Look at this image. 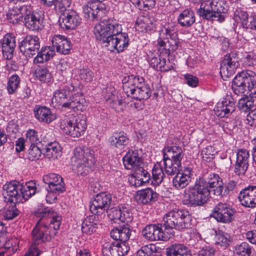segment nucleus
<instances>
[{
  "instance_id": "obj_1",
  "label": "nucleus",
  "mask_w": 256,
  "mask_h": 256,
  "mask_svg": "<svg viewBox=\"0 0 256 256\" xmlns=\"http://www.w3.org/2000/svg\"><path fill=\"white\" fill-rule=\"evenodd\" d=\"M224 185L222 178L218 174H210L206 178H200L194 186L184 190V204L193 206H203L210 198V189H212L214 195L222 196Z\"/></svg>"
},
{
  "instance_id": "obj_2",
  "label": "nucleus",
  "mask_w": 256,
  "mask_h": 256,
  "mask_svg": "<svg viewBox=\"0 0 256 256\" xmlns=\"http://www.w3.org/2000/svg\"><path fill=\"white\" fill-rule=\"evenodd\" d=\"M34 214L38 218L50 219L48 224L41 220H38L31 232L32 244L38 246L50 241L54 238L61 224L62 216L51 208L42 206L35 210Z\"/></svg>"
},
{
  "instance_id": "obj_3",
  "label": "nucleus",
  "mask_w": 256,
  "mask_h": 256,
  "mask_svg": "<svg viewBox=\"0 0 256 256\" xmlns=\"http://www.w3.org/2000/svg\"><path fill=\"white\" fill-rule=\"evenodd\" d=\"M194 4H200L197 13L202 18L212 21L222 22L225 20L228 11L227 6L223 1L216 0H190Z\"/></svg>"
},
{
  "instance_id": "obj_4",
  "label": "nucleus",
  "mask_w": 256,
  "mask_h": 256,
  "mask_svg": "<svg viewBox=\"0 0 256 256\" xmlns=\"http://www.w3.org/2000/svg\"><path fill=\"white\" fill-rule=\"evenodd\" d=\"M122 88L128 96L141 100L148 99L151 95V90L142 77L128 76L122 80Z\"/></svg>"
},
{
  "instance_id": "obj_5",
  "label": "nucleus",
  "mask_w": 256,
  "mask_h": 256,
  "mask_svg": "<svg viewBox=\"0 0 256 256\" xmlns=\"http://www.w3.org/2000/svg\"><path fill=\"white\" fill-rule=\"evenodd\" d=\"M94 151L88 147H76L71 158V164L78 174L86 175L95 164Z\"/></svg>"
},
{
  "instance_id": "obj_6",
  "label": "nucleus",
  "mask_w": 256,
  "mask_h": 256,
  "mask_svg": "<svg viewBox=\"0 0 256 256\" xmlns=\"http://www.w3.org/2000/svg\"><path fill=\"white\" fill-rule=\"evenodd\" d=\"M232 90L237 95L244 93L247 90L250 96L256 98V74L251 70L238 73L233 80Z\"/></svg>"
},
{
  "instance_id": "obj_7",
  "label": "nucleus",
  "mask_w": 256,
  "mask_h": 256,
  "mask_svg": "<svg viewBox=\"0 0 256 256\" xmlns=\"http://www.w3.org/2000/svg\"><path fill=\"white\" fill-rule=\"evenodd\" d=\"M87 126L86 118L82 114L66 117L62 120L60 125L62 132L72 138H78L82 136Z\"/></svg>"
},
{
  "instance_id": "obj_8",
  "label": "nucleus",
  "mask_w": 256,
  "mask_h": 256,
  "mask_svg": "<svg viewBox=\"0 0 256 256\" xmlns=\"http://www.w3.org/2000/svg\"><path fill=\"white\" fill-rule=\"evenodd\" d=\"M120 30V24L115 20L108 19L97 24L94 32L96 40L107 46L114 32L117 33Z\"/></svg>"
},
{
  "instance_id": "obj_9",
  "label": "nucleus",
  "mask_w": 256,
  "mask_h": 256,
  "mask_svg": "<svg viewBox=\"0 0 256 256\" xmlns=\"http://www.w3.org/2000/svg\"><path fill=\"white\" fill-rule=\"evenodd\" d=\"M163 220L166 227L178 230L188 228L190 225L188 212L184 210L169 212L164 216Z\"/></svg>"
},
{
  "instance_id": "obj_10",
  "label": "nucleus",
  "mask_w": 256,
  "mask_h": 256,
  "mask_svg": "<svg viewBox=\"0 0 256 256\" xmlns=\"http://www.w3.org/2000/svg\"><path fill=\"white\" fill-rule=\"evenodd\" d=\"M235 211L226 202L218 203L212 210L211 216L218 222L230 223L234 219Z\"/></svg>"
},
{
  "instance_id": "obj_11",
  "label": "nucleus",
  "mask_w": 256,
  "mask_h": 256,
  "mask_svg": "<svg viewBox=\"0 0 256 256\" xmlns=\"http://www.w3.org/2000/svg\"><path fill=\"white\" fill-rule=\"evenodd\" d=\"M20 52L26 56L36 54L40 48V38L36 36L28 35L19 42Z\"/></svg>"
},
{
  "instance_id": "obj_12",
  "label": "nucleus",
  "mask_w": 256,
  "mask_h": 256,
  "mask_svg": "<svg viewBox=\"0 0 256 256\" xmlns=\"http://www.w3.org/2000/svg\"><path fill=\"white\" fill-rule=\"evenodd\" d=\"M22 184L16 180L6 182L3 186L2 195L5 201L13 204L20 203L22 198L20 195Z\"/></svg>"
},
{
  "instance_id": "obj_13",
  "label": "nucleus",
  "mask_w": 256,
  "mask_h": 256,
  "mask_svg": "<svg viewBox=\"0 0 256 256\" xmlns=\"http://www.w3.org/2000/svg\"><path fill=\"white\" fill-rule=\"evenodd\" d=\"M239 66L238 54L235 52L226 54L222 62L220 72L222 76L229 77L232 75Z\"/></svg>"
},
{
  "instance_id": "obj_14",
  "label": "nucleus",
  "mask_w": 256,
  "mask_h": 256,
  "mask_svg": "<svg viewBox=\"0 0 256 256\" xmlns=\"http://www.w3.org/2000/svg\"><path fill=\"white\" fill-rule=\"evenodd\" d=\"M112 201V196L109 194L102 192L97 194L90 206V210L94 215L102 214L108 209Z\"/></svg>"
},
{
  "instance_id": "obj_15",
  "label": "nucleus",
  "mask_w": 256,
  "mask_h": 256,
  "mask_svg": "<svg viewBox=\"0 0 256 256\" xmlns=\"http://www.w3.org/2000/svg\"><path fill=\"white\" fill-rule=\"evenodd\" d=\"M108 216L115 223L120 221L128 224L133 220L132 214L130 208L122 206L111 209L108 212Z\"/></svg>"
},
{
  "instance_id": "obj_16",
  "label": "nucleus",
  "mask_w": 256,
  "mask_h": 256,
  "mask_svg": "<svg viewBox=\"0 0 256 256\" xmlns=\"http://www.w3.org/2000/svg\"><path fill=\"white\" fill-rule=\"evenodd\" d=\"M122 25L120 24V30L118 32H114L112 40L110 41V44L107 47L110 50L114 49L118 52H123L129 44V38L127 34L122 32Z\"/></svg>"
},
{
  "instance_id": "obj_17",
  "label": "nucleus",
  "mask_w": 256,
  "mask_h": 256,
  "mask_svg": "<svg viewBox=\"0 0 256 256\" xmlns=\"http://www.w3.org/2000/svg\"><path fill=\"white\" fill-rule=\"evenodd\" d=\"M238 199L242 206L249 208L256 207V186H248L240 192Z\"/></svg>"
},
{
  "instance_id": "obj_18",
  "label": "nucleus",
  "mask_w": 256,
  "mask_h": 256,
  "mask_svg": "<svg viewBox=\"0 0 256 256\" xmlns=\"http://www.w3.org/2000/svg\"><path fill=\"white\" fill-rule=\"evenodd\" d=\"M44 182L48 185V190L55 192H62L66 190L62 177L55 173H50L43 176Z\"/></svg>"
},
{
  "instance_id": "obj_19",
  "label": "nucleus",
  "mask_w": 256,
  "mask_h": 256,
  "mask_svg": "<svg viewBox=\"0 0 256 256\" xmlns=\"http://www.w3.org/2000/svg\"><path fill=\"white\" fill-rule=\"evenodd\" d=\"M192 168L190 166H184L181 172L174 176L172 180V186L177 190L186 188L190 182Z\"/></svg>"
},
{
  "instance_id": "obj_20",
  "label": "nucleus",
  "mask_w": 256,
  "mask_h": 256,
  "mask_svg": "<svg viewBox=\"0 0 256 256\" xmlns=\"http://www.w3.org/2000/svg\"><path fill=\"white\" fill-rule=\"evenodd\" d=\"M249 161V152L246 149L238 150L234 164V173L238 176L244 175L248 169Z\"/></svg>"
},
{
  "instance_id": "obj_21",
  "label": "nucleus",
  "mask_w": 256,
  "mask_h": 256,
  "mask_svg": "<svg viewBox=\"0 0 256 256\" xmlns=\"http://www.w3.org/2000/svg\"><path fill=\"white\" fill-rule=\"evenodd\" d=\"M80 18L74 10H66L60 17V26L63 30H73L80 23Z\"/></svg>"
},
{
  "instance_id": "obj_22",
  "label": "nucleus",
  "mask_w": 256,
  "mask_h": 256,
  "mask_svg": "<svg viewBox=\"0 0 256 256\" xmlns=\"http://www.w3.org/2000/svg\"><path fill=\"white\" fill-rule=\"evenodd\" d=\"M122 160L124 165L127 170H132L134 172L138 174V170L142 168V160L138 156L137 152L128 151L124 156Z\"/></svg>"
},
{
  "instance_id": "obj_23",
  "label": "nucleus",
  "mask_w": 256,
  "mask_h": 256,
  "mask_svg": "<svg viewBox=\"0 0 256 256\" xmlns=\"http://www.w3.org/2000/svg\"><path fill=\"white\" fill-rule=\"evenodd\" d=\"M74 86L72 84H68L62 88L55 92L52 98V102L54 107L62 106L64 107L68 98L70 96V92L74 90Z\"/></svg>"
},
{
  "instance_id": "obj_24",
  "label": "nucleus",
  "mask_w": 256,
  "mask_h": 256,
  "mask_svg": "<svg viewBox=\"0 0 256 256\" xmlns=\"http://www.w3.org/2000/svg\"><path fill=\"white\" fill-rule=\"evenodd\" d=\"M105 10V6L102 2L97 1L88 2L83 6V12L84 16L88 18H94L100 16Z\"/></svg>"
},
{
  "instance_id": "obj_25",
  "label": "nucleus",
  "mask_w": 256,
  "mask_h": 256,
  "mask_svg": "<svg viewBox=\"0 0 256 256\" xmlns=\"http://www.w3.org/2000/svg\"><path fill=\"white\" fill-rule=\"evenodd\" d=\"M52 47L56 52L64 54H68L71 48V42L66 36L62 35H55L51 40Z\"/></svg>"
},
{
  "instance_id": "obj_26",
  "label": "nucleus",
  "mask_w": 256,
  "mask_h": 256,
  "mask_svg": "<svg viewBox=\"0 0 256 256\" xmlns=\"http://www.w3.org/2000/svg\"><path fill=\"white\" fill-rule=\"evenodd\" d=\"M142 236L150 241L160 240V239H166L168 237L164 236L161 233V225L150 224L146 226L142 230Z\"/></svg>"
},
{
  "instance_id": "obj_27",
  "label": "nucleus",
  "mask_w": 256,
  "mask_h": 256,
  "mask_svg": "<svg viewBox=\"0 0 256 256\" xmlns=\"http://www.w3.org/2000/svg\"><path fill=\"white\" fill-rule=\"evenodd\" d=\"M16 39L12 34H6L2 40V50L4 57L11 59L16 48Z\"/></svg>"
},
{
  "instance_id": "obj_28",
  "label": "nucleus",
  "mask_w": 256,
  "mask_h": 256,
  "mask_svg": "<svg viewBox=\"0 0 256 256\" xmlns=\"http://www.w3.org/2000/svg\"><path fill=\"white\" fill-rule=\"evenodd\" d=\"M34 113L36 118L42 122L49 124L56 118V115L51 112L50 109L44 106H36Z\"/></svg>"
},
{
  "instance_id": "obj_29",
  "label": "nucleus",
  "mask_w": 256,
  "mask_h": 256,
  "mask_svg": "<svg viewBox=\"0 0 256 256\" xmlns=\"http://www.w3.org/2000/svg\"><path fill=\"white\" fill-rule=\"evenodd\" d=\"M109 142L111 146L122 150L128 144L130 140L124 132H116L110 138Z\"/></svg>"
},
{
  "instance_id": "obj_30",
  "label": "nucleus",
  "mask_w": 256,
  "mask_h": 256,
  "mask_svg": "<svg viewBox=\"0 0 256 256\" xmlns=\"http://www.w3.org/2000/svg\"><path fill=\"white\" fill-rule=\"evenodd\" d=\"M234 103L230 100H222L218 102L214 107L215 114L220 118L228 116L229 114L234 111Z\"/></svg>"
},
{
  "instance_id": "obj_31",
  "label": "nucleus",
  "mask_w": 256,
  "mask_h": 256,
  "mask_svg": "<svg viewBox=\"0 0 256 256\" xmlns=\"http://www.w3.org/2000/svg\"><path fill=\"white\" fill-rule=\"evenodd\" d=\"M184 154L182 148L176 146H166L163 149V157L181 162Z\"/></svg>"
},
{
  "instance_id": "obj_32",
  "label": "nucleus",
  "mask_w": 256,
  "mask_h": 256,
  "mask_svg": "<svg viewBox=\"0 0 256 256\" xmlns=\"http://www.w3.org/2000/svg\"><path fill=\"white\" fill-rule=\"evenodd\" d=\"M24 22L26 28L32 31L38 30L44 26L43 18L38 13L33 12Z\"/></svg>"
},
{
  "instance_id": "obj_33",
  "label": "nucleus",
  "mask_w": 256,
  "mask_h": 256,
  "mask_svg": "<svg viewBox=\"0 0 256 256\" xmlns=\"http://www.w3.org/2000/svg\"><path fill=\"white\" fill-rule=\"evenodd\" d=\"M157 194L150 188H147L137 192L135 199L138 203L148 204L154 202Z\"/></svg>"
},
{
  "instance_id": "obj_34",
  "label": "nucleus",
  "mask_w": 256,
  "mask_h": 256,
  "mask_svg": "<svg viewBox=\"0 0 256 256\" xmlns=\"http://www.w3.org/2000/svg\"><path fill=\"white\" fill-rule=\"evenodd\" d=\"M132 230L128 226H124L113 228L110 236L114 239L120 242H126L131 235Z\"/></svg>"
},
{
  "instance_id": "obj_35",
  "label": "nucleus",
  "mask_w": 256,
  "mask_h": 256,
  "mask_svg": "<svg viewBox=\"0 0 256 256\" xmlns=\"http://www.w3.org/2000/svg\"><path fill=\"white\" fill-rule=\"evenodd\" d=\"M178 24L185 28L191 26L196 21L194 12L190 8L184 10L177 18Z\"/></svg>"
},
{
  "instance_id": "obj_36",
  "label": "nucleus",
  "mask_w": 256,
  "mask_h": 256,
  "mask_svg": "<svg viewBox=\"0 0 256 256\" xmlns=\"http://www.w3.org/2000/svg\"><path fill=\"white\" fill-rule=\"evenodd\" d=\"M166 256H192L189 248L184 244H176L166 250Z\"/></svg>"
},
{
  "instance_id": "obj_37",
  "label": "nucleus",
  "mask_w": 256,
  "mask_h": 256,
  "mask_svg": "<svg viewBox=\"0 0 256 256\" xmlns=\"http://www.w3.org/2000/svg\"><path fill=\"white\" fill-rule=\"evenodd\" d=\"M136 30L140 32H149L154 30V25L147 16H141L135 23Z\"/></svg>"
},
{
  "instance_id": "obj_38",
  "label": "nucleus",
  "mask_w": 256,
  "mask_h": 256,
  "mask_svg": "<svg viewBox=\"0 0 256 256\" xmlns=\"http://www.w3.org/2000/svg\"><path fill=\"white\" fill-rule=\"evenodd\" d=\"M163 165L166 174L174 176L182 170V162H178L163 157Z\"/></svg>"
},
{
  "instance_id": "obj_39",
  "label": "nucleus",
  "mask_w": 256,
  "mask_h": 256,
  "mask_svg": "<svg viewBox=\"0 0 256 256\" xmlns=\"http://www.w3.org/2000/svg\"><path fill=\"white\" fill-rule=\"evenodd\" d=\"M55 54L54 50L50 46L42 47L34 59V64L44 63L50 60Z\"/></svg>"
},
{
  "instance_id": "obj_40",
  "label": "nucleus",
  "mask_w": 256,
  "mask_h": 256,
  "mask_svg": "<svg viewBox=\"0 0 256 256\" xmlns=\"http://www.w3.org/2000/svg\"><path fill=\"white\" fill-rule=\"evenodd\" d=\"M45 150V154L50 159H58L62 156L61 146L56 142L48 144L46 146Z\"/></svg>"
},
{
  "instance_id": "obj_41",
  "label": "nucleus",
  "mask_w": 256,
  "mask_h": 256,
  "mask_svg": "<svg viewBox=\"0 0 256 256\" xmlns=\"http://www.w3.org/2000/svg\"><path fill=\"white\" fill-rule=\"evenodd\" d=\"M36 189V184L33 182H27L24 185L22 184L20 191V195L22 198L21 202H24L34 195Z\"/></svg>"
},
{
  "instance_id": "obj_42",
  "label": "nucleus",
  "mask_w": 256,
  "mask_h": 256,
  "mask_svg": "<svg viewBox=\"0 0 256 256\" xmlns=\"http://www.w3.org/2000/svg\"><path fill=\"white\" fill-rule=\"evenodd\" d=\"M152 172V183L154 185L158 186L162 182L165 177L162 166L160 163L157 162L154 165Z\"/></svg>"
},
{
  "instance_id": "obj_43",
  "label": "nucleus",
  "mask_w": 256,
  "mask_h": 256,
  "mask_svg": "<svg viewBox=\"0 0 256 256\" xmlns=\"http://www.w3.org/2000/svg\"><path fill=\"white\" fill-rule=\"evenodd\" d=\"M82 97L76 94L68 100L64 108L72 109L74 111L82 110L84 106L82 104Z\"/></svg>"
},
{
  "instance_id": "obj_44",
  "label": "nucleus",
  "mask_w": 256,
  "mask_h": 256,
  "mask_svg": "<svg viewBox=\"0 0 256 256\" xmlns=\"http://www.w3.org/2000/svg\"><path fill=\"white\" fill-rule=\"evenodd\" d=\"M138 175L132 178V180H134V182H132V184L136 187H138L142 186L144 183L148 182L150 180V175L149 172L144 170L142 166L140 170H138Z\"/></svg>"
},
{
  "instance_id": "obj_45",
  "label": "nucleus",
  "mask_w": 256,
  "mask_h": 256,
  "mask_svg": "<svg viewBox=\"0 0 256 256\" xmlns=\"http://www.w3.org/2000/svg\"><path fill=\"white\" fill-rule=\"evenodd\" d=\"M96 216H94L87 217L82 224V230L83 233L90 235L96 231V224L94 222Z\"/></svg>"
},
{
  "instance_id": "obj_46",
  "label": "nucleus",
  "mask_w": 256,
  "mask_h": 256,
  "mask_svg": "<svg viewBox=\"0 0 256 256\" xmlns=\"http://www.w3.org/2000/svg\"><path fill=\"white\" fill-rule=\"evenodd\" d=\"M256 98L252 96L242 98L238 100V108L244 112H246L256 106Z\"/></svg>"
},
{
  "instance_id": "obj_47",
  "label": "nucleus",
  "mask_w": 256,
  "mask_h": 256,
  "mask_svg": "<svg viewBox=\"0 0 256 256\" xmlns=\"http://www.w3.org/2000/svg\"><path fill=\"white\" fill-rule=\"evenodd\" d=\"M34 74L38 80L43 82H48L52 78L51 72L45 66L38 67L35 70Z\"/></svg>"
},
{
  "instance_id": "obj_48",
  "label": "nucleus",
  "mask_w": 256,
  "mask_h": 256,
  "mask_svg": "<svg viewBox=\"0 0 256 256\" xmlns=\"http://www.w3.org/2000/svg\"><path fill=\"white\" fill-rule=\"evenodd\" d=\"M216 244L220 246L226 247L230 245L231 242L230 235L222 230H216Z\"/></svg>"
},
{
  "instance_id": "obj_49",
  "label": "nucleus",
  "mask_w": 256,
  "mask_h": 256,
  "mask_svg": "<svg viewBox=\"0 0 256 256\" xmlns=\"http://www.w3.org/2000/svg\"><path fill=\"white\" fill-rule=\"evenodd\" d=\"M20 78L16 74H14L11 76L8 81L6 89L10 94L16 92L20 86Z\"/></svg>"
},
{
  "instance_id": "obj_50",
  "label": "nucleus",
  "mask_w": 256,
  "mask_h": 256,
  "mask_svg": "<svg viewBox=\"0 0 256 256\" xmlns=\"http://www.w3.org/2000/svg\"><path fill=\"white\" fill-rule=\"evenodd\" d=\"M140 10L147 11L155 5L154 0H129Z\"/></svg>"
},
{
  "instance_id": "obj_51",
  "label": "nucleus",
  "mask_w": 256,
  "mask_h": 256,
  "mask_svg": "<svg viewBox=\"0 0 256 256\" xmlns=\"http://www.w3.org/2000/svg\"><path fill=\"white\" fill-rule=\"evenodd\" d=\"M251 253V246L246 242L236 246L234 251V256H250Z\"/></svg>"
},
{
  "instance_id": "obj_52",
  "label": "nucleus",
  "mask_w": 256,
  "mask_h": 256,
  "mask_svg": "<svg viewBox=\"0 0 256 256\" xmlns=\"http://www.w3.org/2000/svg\"><path fill=\"white\" fill-rule=\"evenodd\" d=\"M18 10L16 6L8 10L6 14V18L10 22L14 24L22 22Z\"/></svg>"
},
{
  "instance_id": "obj_53",
  "label": "nucleus",
  "mask_w": 256,
  "mask_h": 256,
  "mask_svg": "<svg viewBox=\"0 0 256 256\" xmlns=\"http://www.w3.org/2000/svg\"><path fill=\"white\" fill-rule=\"evenodd\" d=\"M78 74L80 78L83 82H90L94 77L93 72L88 68H80Z\"/></svg>"
},
{
  "instance_id": "obj_54",
  "label": "nucleus",
  "mask_w": 256,
  "mask_h": 256,
  "mask_svg": "<svg viewBox=\"0 0 256 256\" xmlns=\"http://www.w3.org/2000/svg\"><path fill=\"white\" fill-rule=\"evenodd\" d=\"M42 152L40 148L36 144H30L28 150V158L30 160H38L41 156Z\"/></svg>"
},
{
  "instance_id": "obj_55",
  "label": "nucleus",
  "mask_w": 256,
  "mask_h": 256,
  "mask_svg": "<svg viewBox=\"0 0 256 256\" xmlns=\"http://www.w3.org/2000/svg\"><path fill=\"white\" fill-rule=\"evenodd\" d=\"M18 9L19 13L21 15L22 20L24 21L30 16L34 12L32 8L30 5L24 4L22 6H16Z\"/></svg>"
},
{
  "instance_id": "obj_56",
  "label": "nucleus",
  "mask_w": 256,
  "mask_h": 256,
  "mask_svg": "<svg viewBox=\"0 0 256 256\" xmlns=\"http://www.w3.org/2000/svg\"><path fill=\"white\" fill-rule=\"evenodd\" d=\"M26 142L31 144H38L40 142L38 138V132L33 129H29L26 133Z\"/></svg>"
},
{
  "instance_id": "obj_57",
  "label": "nucleus",
  "mask_w": 256,
  "mask_h": 256,
  "mask_svg": "<svg viewBox=\"0 0 256 256\" xmlns=\"http://www.w3.org/2000/svg\"><path fill=\"white\" fill-rule=\"evenodd\" d=\"M18 210L14 206L6 208L4 214V217L6 220H12L18 215Z\"/></svg>"
},
{
  "instance_id": "obj_58",
  "label": "nucleus",
  "mask_w": 256,
  "mask_h": 256,
  "mask_svg": "<svg viewBox=\"0 0 256 256\" xmlns=\"http://www.w3.org/2000/svg\"><path fill=\"white\" fill-rule=\"evenodd\" d=\"M154 248L153 244L144 246L138 252L136 256H152L154 253L153 249Z\"/></svg>"
},
{
  "instance_id": "obj_59",
  "label": "nucleus",
  "mask_w": 256,
  "mask_h": 256,
  "mask_svg": "<svg viewBox=\"0 0 256 256\" xmlns=\"http://www.w3.org/2000/svg\"><path fill=\"white\" fill-rule=\"evenodd\" d=\"M72 0H56L54 4L56 11H64L67 8L70 7Z\"/></svg>"
},
{
  "instance_id": "obj_60",
  "label": "nucleus",
  "mask_w": 256,
  "mask_h": 256,
  "mask_svg": "<svg viewBox=\"0 0 256 256\" xmlns=\"http://www.w3.org/2000/svg\"><path fill=\"white\" fill-rule=\"evenodd\" d=\"M215 152L214 148L211 146H208L202 150L201 155L204 160H207L212 158Z\"/></svg>"
},
{
  "instance_id": "obj_61",
  "label": "nucleus",
  "mask_w": 256,
  "mask_h": 256,
  "mask_svg": "<svg viewBox=\"0 0 256 256\" xmlns=\"http://www.w3.org/2000/svg\"><path fill=\"white\" fill-rule=\"evenodd\" d=\"M114 242L104 240L102 244V253L104 256H112Z\"/></svg>"
},
{
  "instance_id": "obj_62",
  "label": "nucleus",
  "mask_w": 256,
  "mask_h": 256,
  "mask_svg": "<svg viewBox=\"0 0 256 256\" xmlns=\"http://www.w3.org/2000/svg\"><path fill=\"white\" fill-rule=\"evenodd\" d=\"M248 14L246 12L242 10L240 8H237L234 13V18L236 21L240 22L241 24L247 18Z\"/></svg>"
},
{
  "instance_id": "obj_63",
  "label": "nucleus",
  "mask_w": 256,
  "mask_h": 256,
  "mask_svg": "<svg viewBox=\"0 0 256 256\" xmlns=\"http://www.w3.org/2000/svg\"><path fill=\"white\" fill-rule=\"evenodd\" d=\"M184 77L186 80V83L192 88L196 87L198 83V80L197 77L190 74H185Z\"/></svg>"
},
{
  "instance_id": "obj_64",
  "label": "nucleus",
  "mask_w": 256,
  "mask_h": 256,
  "mask_svg": "<svg viewBox=\"0 0 256 256\" xmlns=\"http://www.w3.org/2000/svg\"><path fill=\"white\" fill-rule=\"evenodd\" d=\"M246 121L248 125L256 127V108L249 112L246 116Z\"/></svg>"
}]
</instances>
